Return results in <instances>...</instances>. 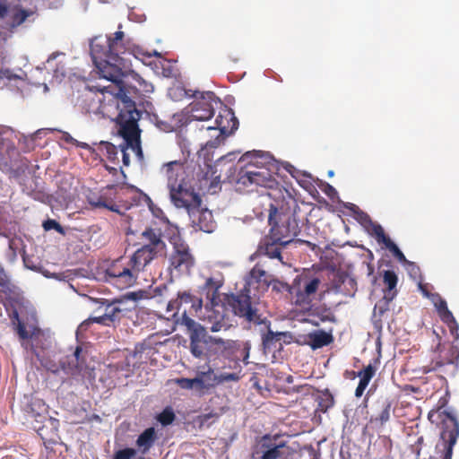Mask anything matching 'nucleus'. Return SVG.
Returning a JSON list of instances; mask_svg holds the SVG:
<instances>
[{"label":"nucleus","mask_w":459,"mask_h":459,"mask_svg":"<svg viewBox=\"0 0 459 459\" xmlns=\"http://www.w3.org/2000/svg\"><path fill=\"white\" fill-rule=\"evenodd\" d=\"M348 282H349V284H350V285H353V283H354L353 280H351V279H350V280L348 281Z\"/></svg>","instance_id":"nucleus-61"},{"label":"nucleus","mask_w":459,"mask_h":459,"mask_svg":"<svg viewBox=\"0 0 459 459\" xmlns=\"http://www.w3.org/2000/svg\"><path fill=\"white\" fill-rule=\"evenodd\" d=\"M308 338L309 344L314 350L326 346L333 341L332 334L322 330L310 333Z\"/></svg>","instance_id":"nucleus-29"},{"label":"nucleus","mask_w":459,"mask_h":459,"mask_svg":"<svg viewBox=\"0 0 459 459\" xmlns=\"http://www.w3.org/2000/svg\"><path fill=\"white\" fill-rule=\"evenodd\" d=\"M328 176L329 177H333V170H329L328 171Z\"/></svg>","instance_id":"nucleus-60"},{"label":"nucleus","mask_w":459,"mask_h":459,"mask_svg":"<svg viewBox=\"0 0 459 459\" xmlns=\"http://www.w3.org/2000/svg\"><path fill=\"white\" fill-rule=\"evenodd\" d=\"M189 334L190 341L203 340L206 336V330L199 323H196L195 326L191 327Z\"/></svg>","instance_id":"nucleus-38"},{"label":"nucleus","mask_w":459,"mask_h":459,"mask_svg":"<svg viewBox=\"0 0 459 459\" xmlns=\"http://www.w3.org/2000/svg\"><path fill=\"white\" fill-rule=\"evenodd\" d=\"M255 290L256 289L249 287L246 282L241 293L227 296L226 306L232 310L234 315L243 317L248 322L256 321L258 319L257 310L251 304V295L255 296V293H253Z\"/></svg>","instance_id":"nucleus-9"},{"label":"nucleus","mask_w":459,"mask_h":459,"mask_svg":"<svg viewBox=\"0 0 459 459\" xmlns=\"http://www.w3.org/2000/svg\"><path fill=\"white\" fill-rule=\"evenodd\" d=\"M85 358L81 347H76L73 354L67 357V361L62 363L63 369L72 376L82 375L84 369Z\"/></svg>","instance_id":"nucleus-23"},{"label":"nucleus","mask_w":459,"mask_h":459,"mask_svg":"<svg viewBox=\"0 0 459 459\" xmlns=\"http://www.w3.org/2000/svg\"><path fill=\"white\" fill-rule=\"evenodd\" d=\"M160 172L166 179L169 198L174 206H184L191 202L196 204L195 191L186 180V166L182 160L164 163Z\"/></svg>","instance_id":"nucleus-5"},{"label":"nucleus","mask_w":459,"mask_h":459,"mask_svg":"<svg viewBox=\"0 0 459 459\" xmlns=\"http://www.w3.org/2000/svg\"><path fill=\"white\" fill-rule=\"evenodd\" d=\"M168 238L173 247L169 257L170 266L179 273H187L193 267L195 260L187 244L182 239L177 227H171L168 232Z\"/></svg>","instance_id":"nucleus-7"},{"label":"nucleus","mask_w":459,"mask_h":459,"mask_svg":"<svg viewBox=\"0 0 459 459\" xmlns=\"http://www.w3.org/2000/svg\"><path fill=\"white\" fill-rule=\"evenodd\" d=\"M28 17L27 12L24 10L18 11L13 17L12 26H18L26 21Z\"/></svg>","instance_id":"nucleus-43"},{"label":"nucleus","mask_w":459,"mask_h":459,"mask_svg":"<svg viewBox=\"0 0 459 459\" xmlns=\"http://www.w3.org/2000/svg\"><path fill=\"white\" fill-rule=\"evenodd\" d=\"M178 385L183 388L187 390H193L198 394V386H197V379L196 377L194 378H178L177 379Z\"/></svg>","instance_id":"nucleus-37"},{"label":"nucleus","mask_w":459,"mask_h":459,"mask_svg":"<svg viewBox=\"0 0 459 459\" xmlns=\"http://www.w3.org/2000/svg\"><path fill=\"white\" fill-rule=\"evenodd\" d=\"M95 206H98V207H100V206H106V204L102 202H98L96 204H94Z\"/></svg>","instance_id":"nucleus-58"},{"label":"nucleus","mask_w":459,"mask_h":459,"mask_svg":"<svg viewBox=\"0 0 459 459\" xmlns=\"http://www.w3.org/2000/svg\"><path fill=\"white\" fill-rule=\"evenodd\" d=\"M247 283L249 287L255 288L258 292H264L271 286L275 292L287 291L290 294L291 285L273 279L258 265H255L247 276Z\"/></svg>","instance_id":"nucleus-11"},{"label":"nucleus","mask_w":459,"mask_h":459,"mask_svg":"<svg viewBox=\"0 0 459 459\" xmlns=\"http://www.w3.org/2000/svg\"><path fill=\"white\" fill-rule=\"evenodd\" d=\"M43 228L45 230L48 231L51 230H55L60 234H65L64 229L62 226L56 221L55 220L48 219L43 222Z\"/></svg>","instance_id":"nucleus-41"},{"label":"nucleus","mask_w":459,"mask_h":459,"mask_svg":"<svg viewBox=\"0 0 459 459\" xmlns=\"http://www.w3.org/2000/svg\"><path fill=\"white\" fill-rule=\"evenodd\" d=\"M87 324H88L87 322H84V323L81 324V325H80V327H79V328L83 327V326H84V325H87Z\"/></svg>","instance_id":"nucleus-63"},{"label":"nucleus","mask_w":459,"mask_h":459,"mask_svg":"<svg viewBox=\"0 0 459 459\" xmlns=\"http://www.w3.org/2000/svg\"><path fill=\"white\" fill-rule=\"evenodd\" d=\"M175 415L171 410H164L159 415V420L162 425H169L174 420Z\"/></svg>","instance_id":"nucleus-42"},{"label":"nucleus","mask_w":459,"mask_h":459,"mask_svg":"<svg viewBox=\"0 0 459 459\" xmlns=\"http://www.w3.org/2000/svg\"><path fill=\"white\" fill-rule=\"evenodd\" d=\"M371 234L377 240L379 245H383V247L388 249L393 255L403 264V266L409 262L406 259L403 253L400 250V248L394 244L389 237H387L385 233L384 229L380 225L372 224L371 227Z\"/></svg>","instance_id":"nucleus-19"},{"label":"nucleus","mask_w":459,"mask_h":459,"mask_svg":"<svg viewBox=\"0 0 459 459\" xmlns=\"http://www.w3.org/2000/svg\"><path fill=\"white\" fill-rule=\"evenodd\" d=\"M383 281L385 285L387 287V292L385 294V299L391 301L396 294L394 290L395 289L398 281L397 275L394 271H385L383 274Z\"/></svg>","instance_id":"nucleus-30"},{"label":"nucleus","mask_w":459,"mask_h":459,"mask_svg":"<svg viewBox=\"0 0 459 459\" xmlns=\"http://www.w3.org/2000/svg\"><path fill=\"white\" fill-rule=\"evenodd\" d=\"M241 370L238 372H232V373H227V372H221L217 373V380H218V385L226 383V382H238L241 379Z\"/></svg>","instance_id":"nucleus-36"},{"label":"nucleus","mask_w":459,"mask_h":459,"mask_svg":"<svg viewBox=\"0 0 459 459\" xmlns=\"http://www.w3.org/2000/svg\"><path fill=\"white\" fill-rule=\"evenodd\" d=\"M18 321L17 333L21 339H31L36 346H40L42 349H47L51 344L52 334L49 330H42L36 325H29L28 327L18 319L17 313L15 314Z\"/></svg>","instance_id":"nucleus-17"},{"label":"nucleus","mask_w":459,"mask_h":459,"mask_svg":"<svg viewBox=\"0 0 459 459\" xmlns=\"http://www.w3.org/2000/svg\"><path fill=\"white\" fill-rule=\"evenodd\" d=\"M89 320L91 322H94V323H98V324H101V325H109V324H110L109 321L108 320L107 316H105V313L100 316L91 317Z\"/></svg>","instance_id":"nucleus-50"},{"label":"nucleus","mask_w":459,"mask_h":459,"mask_svg":"<svg viewBox=\"0 0 459 459\" xmlns=\"http://www.w3.org/2000/svg\"><path fill=\"white\" fill-rule=\"evenodd\" d=\"M198 395L208 394L218 386L217 373L213 367L207 364L204 367V370L198 371L196 374Z\"/></svg>","instance_id":"nucleus-20"},{"label":"nucleus","mask_w":459,"mask_h":459,"mask_svg":"<svg viewBox=\"0 0 459 459\" xmlns=\"http://www.w3.org/2000/svg\"><path fill=\"white\" fill-rule=\"evenodd\" d=\"M239 163H244V166L238 170V184L270 188L275 185L273 176L275 164L269 154L247 152L240 158Z\"/></svg>","instance_id":"nucleus-3"},{"label":"nucleus","mask_w":459,"mask_h":459,"mask_svg":"<svg viewBox=\"0 0 459 459\" xmlns=\"http://www.w3.org/2000/svg\"><path fill=\"white\" fill-rule=\"evenodd\" d=\"M203 340L190 341V352L196 359H207L210 362L212 360L211 348L212 345H218L225 348V342L220 338H211V345L208 352H205V345Z\"/></svg>","instance_id":"nucleus-24"},{"label":"nucleus","mask_w":459,"mask_h":459,"mask_svg":"<svg viewBox=\"0 0 459 459\" xmlns=\"http://www.w3.org/2000/svg\"><path fill=\"white\" fill-rule=\"evenodd\" d=\"M194 100L186 109L180 113L174 114L163 130L167 132L176 131L187 126L192 121H207L214 115V105L219 99L212 91H195L192 93Z\"/></svg>","instance_id":"nucleus-4"},{"label":"nucleus","mask_w":459,"mask_h":459,"mask_svg":"<svg viewBox=\"0 0 459 459\" xmlns=\"http://www.w3.org/2000/svg\"><path fill=\"white\" fill-rule=\"evenodd\" d=\"M132 54L136 57V58H140L141 56H160V54L154 50L152 54H147V53H144L143 52L140 48H136L132 50Z\"/></svg>","instance_id":"nucleus-49"},{"label":"nucleus","mask_w":459,"mask_h":459,"mask_svg":"<svg viewBox=\"0 0 459 459\" xmlns=\"http://www.w3.org/2000/svg\"><path fill=\"white\" fill-rule=\"evenodd\" d=\"M44 91H48V85H47V84H44Z\"/></svg>","instance_id":"nucleus-62"},{"label":"nucleus","mask_w":459,"mask_h":459,"mask_svg":"<svg viewBox=\"0 0 459 459\" xmlns=\"http://www.w3.org/2000/svg\"><path fill=\"white\" fill-rule=\"evenodd\" d=\"M191 91H186L180 84H174L169 88L168 95L173 101H181L186 98H192Z\"/></svg>","instance_id":"nucleus-31"},{"label":"nucleus","mask_w":459,"mask_h":459,"mask_svg":"<svg viewBox=\"0 0 459 459\" xmlns=\"http://www.w3.org/2000/svg\"><path fill=\"white\" fill-rule=\"evenodd\" d=\"M163 74H164L165 76H169V73H167L166 71H164Z\"/></svg>","instance_id":"nucleus-64"},{"label":"nucleus","mask_w":459,"mask_h":459,"mask_svg":"<svg viewBox=\"0 0 459 459\" xmlns=\"http://www.w3.org/2000/svg\"><path fill=\"white\" fill-rule=\"evenodd\" d=\"M27 82V74L19 69L0 68V83L14 87L17 90L24 87Z\"/></svg>","instance_id":"nucleus-21"},{"label":"nucleus","mask_w":459,"mask_h":459,"mask_svg":"<svg viewBox=\"0 0 459 459\" xmlns=\"http://www.w3.org/2000/svg\"><path fill=\"white\" fill-rule=\"evenodd\" d=\"M283 334V333H274L273 332L269 331L266 334L263 336V344L264 348H271V346L273 344V342L280 340V336Z\"/></svg>","instance_id":"nucleus-39"},{"label":"nucleus","mask_w":459,"mask_h":459,"mask_svg":"<svg viewBox=\"0 0 459 459\" xmlns=\"http://www.w3.org/2000/svg\"><path fill=\"white\" fill-rule=\"evenodd\" d=\"M8 10L5 4L0 1V18H4L7 15Z\"/></svg>","instance_id":"nucleus-53"},{"label":"nucleus","mask_w":459,"mask_h":459,"mask_svg":"<svg viewBox=\"0 0 459 459\" xmlns=\"http://www.w3.org/2000/svg\"><path fill=\"white\" fill-rule=\"evenodd\" d=\"M440 417L442 431L437 448L444 452L442 459H451L453 448L459 437V421L452 411H443L440 412ZM429 459L435 458L429 457Z\"/></svg>","instance_id":"nucleus-8"},{"label":"nucleus","mask_w":459,"mask_h":459,"mask_svg":"<svg viewBox=\"0 0 459 459\" xmlns=\"http://www.w3.org/2000/svg\"><path fill=\"white\" fill-rule=\"evenodd\" d=\"M216 126H208L207 130L218 131L214 140H210L206 143L205 147L215 148L224 139V136L230 134L238 127V120L234 117V113L228 108H224L220 112L215 120Z\"/></svg>","instance_id":"nucleus-14"},{"label":"nucleus","mask_w":459,"mask_h":459,"mask_svg":"<svg viewBox=\"0 0 459 459\" xmlns=\"http://www.w3.org/2000/svg\"><path fill=\"white\" fill-rule=\"evenodd\" d=\"M390 403L385 404L383 410L381 411L378 418H377V420H378L381 424H385V422H387L390 419Z\"/></svg>","instance_id":"nucleus-44"},{"label":"nucleus","mask_w":459,"mask_h":459,"mask_svg":"<svg viewBox=\"0 0 459 459\" xmlns=\"http://www.w3.org/2000/svg\"><path fill=\"white\" fill-rule=\"evenodd\" d=\"M418 287H419L420 290L421 291V293L423 294V296H425L426 298H428L431 300V295H433L434 293L429 292L427 290L426 287L421 282H419Z\"/></svg>","instance_id":"nucleus-52"},{"label":"nucleus","mask_w":459,"mask_h":459,"mask_svg":"<svg viewBox=\"0 0 459 459\" xmlns=\"http://www.w3.org/2000/svg\"><path fill=\"white\" fill-rule=\"evenodd\" d=\"M42 365L54 373L57 372V368L56 366H48L47 364L44 363H42Z\"/></svg>","instance_id":"nucleus-56"},{"label":"nucleus","mask_w":459,"mask_h":459,"mask_svg":"<svg viewBox=\"0 0 459 459\" xmlns=\"http://www.w3.org/2000/svg\"><path fill=\"white\" fill-rule=\"evenodd\" d=\"M65 77V67L63 65H58L54 71L53 78L56 82H60Z\"/></svg>","instance_id":"nucleus-47"},{"label":"nucleus","mask_w":459,"mask_h":459,"mask_svg":"<svg viewBox=\"0 0 459 459\" xmlns=\"http://www.w3.org/2000/svg\"><path fill=\"white\" fill-rule=\"evenodd\" d=\"M184 304H190V312L201 313L204 307L202 298L193 295L190 291H179L176 299L170 300L167 305L169 316L175 318Z\"/></svg>","instance_id":"nucleus-16"},{"label":"nucleus","mask_w":459,"mask_h":459,"mask_svg":"<svg viewBox=\"0 0 459 459\" xmlns=\"http://www.w3.org/2000/svg\"><path fill=\"white\" fill-rule=\"evenodd\" d=\"M327 291H333L335 293H340L342 292L341 289H340V286H337V285H333L332 286L330 289H328Z\"/></svg>","instance_id":"nucleus-55"},{"label":"nucleus","mask_w":459,"mask_h":459,"mask_svg":"<svg viewBox=\"0 0 459 459\" xmlns=\"http://www.w3.org/2000/svg\"><path fill=\"white\" fill-rule=\"evenodd\" d=\"M273 242L267 244L265 247V255L269 258L274 259L277 258L281 262H282V257L281 255V248L278 246L285 247L291 243H296L298 240L293 238L284 239V238L277 237L275 233H273Z\"/></svg>","instance_id":"nucleus-26"},{"label":"nucleus","mask_w":459,"mask_h":459,"mask_svg":"<svg viewBox=\"0 0 459 459\" xmlns=\"http://www.w3.org/2000/svg\"><path fill=\"white\" fill-rule=\"evenodd\" d=\"M133 119H126L124 115H120L118 118L117 134L123 138L124 143L120 144L119 152L122 155L123 164L129 166L130 156L134 155L137 160L143 159V151L141 147L140 134L141 130L138 126L140 117Z\"/></svg>","instance_id":"nucleus-6"},{"label":"nucleus","mask_w":459,"mask_h":459,"mask_svg":"<svg viewBox=\"0 0 459 459\" xmlns=\"http://www.w3.org/2000/svg\"><path fill=\"white\" fill-rule=\"evenodd\" d=\"M133 79L135 81V84L133 86L136 91L143 93H151L153 91V85L144 79H143L137 74H132Z\"/></svg>","instance_id":"nucleus-33"},{"label":"nucleus","mask_w":459,"mask_h":459,"mask_svg":"<svg viewBox=\"0 0 459 459\" xmlns=\"http://www.w3.org/2000/svg\"><path fill=\"white\" fill-rule=\"evenodd\" d=\"M346 208L351 210L353 212L357 213V219L359 220L362 223L370 222L369 217L365 212L359 210V207L354 204H346Z\"/></svg>","instance_id":"nucleus-40"},{"label":"nucleus","mask_w":459,"mask_h":459,"mask_svg":"<svg viewBox=\"0 0 459 459\" xmlns=\"http://www.w3.org/2000/svg\"><path fill=\"white\" fill-rule=\"evenodd\" d=\"M106 149H107V152L108 153L110 159H113L118 153L117 147L113 144L107 143Z\"/></svg>","instance_id":"nucleus-51"},{"label":"nucleus","mask_w":459,"mask_h":459,"mask_svg":"<svg viewBox=\"0 0 459 459\" xmlns=\"http://www.w3.org/2000/svg\"><path fill=\"white\" fill-rule=\"evenodd\" d=\"M404 267L411 277L415 279L419 276L420 268L413 262L409 261Z\"/></svg>","instance_id":"nucleus-46"},{"label":"nucleus","mask_w":459,"mask_h":459,"mask_svg":"<svg viewBox=\"0 0 459 459\" xmlns=\"http://www.w3.org/2000/svg\"><path fill=\"white\" fill-rule=\"evenodd\" d=\"M143 291L126 293L123 299L113 302L106 307L105 316H107L109 323H113L119 318V314L123 312L124 308L121 306L125 301L131 300L135 302L142 299L143 298Z\"/></svg>","instance_id":"nucleus-22"},{"label":"nucleus","mask_w":459,"mask_h":459,"mask_svg":"<svg viewBox=\"0 0 459 459\" xmlns=\"http://www.w3.org/2000/svg\"><path fill=\"white\" fill-rule=\"evenodd\" d=\"M431 302L436 307L441 320L447 325L450 329L451 334L456 339H459V325L454 317L452 312L448 309L446 301L443 299L439 294L435 293L431 295Z\"/></svg>","instance_id":"nucleus-18"},{"label":"nucleus","mask_w":459,"mask_h":459,"mask_svg":"<svg viewBox=\"0 0 459 459\" xmlns=\"http://www.w3.org/2000/svg\"><path fill=\"white\" fill-rule=\"evenodd\" d=\"M196 204H189L184 206H176L186 210L192 222L195 224L202 231L211 233L215 230V221L211 211L201 209L202 200L200 195L195 193Z\"/></svg>","instance_id":"nucleus-13"},{"label":"nucleus","mask_w":459,"mask_h":459,"mask_svg":"<svg viewBox=\"0 0 459 459\" xmlns=\"http://www.w3.org/2000/svg\"><path fill=\"white\" fill-rule=\"evenodd\" d=\"M276 436H264L259 441L253 457L255 459H280L285 455V443H276Z\"/></svg>","instance_id":"nucleus-15"},{"label":"nucleus","mask_w":459,"mask_h":459,"mask_svg":"<svg viewBox=\"0 0 459 459\" xmlns=\"http://www.w3.org/2000/svg\"><path fill=\"white\" fill-rule=\"evenodd\" d=\"M145 244L138 248L126 264L122 259L115 261L106 271V281L120 290L132 286L140 271L149 264L165 247L160 233L147 229L142 233Z\"/></svg>","instance_id":"nucleus-2"},{"label":"nucleus","mask_w":459,"mask_h":459,"mask_svg":"<svg viewBox=\"0 0 459 459\" xmlns=\"http://www.w3.org/2000/svg\"><path fill=\"white\" fill-rule=\"evenodd\" d=\"M58 56H59V54H55V53H54V54H52V55L48 57V59L47 60V64H48V65H50V64H51V62H52L54 59H56Z\"/></svg>","instance_id":"nucleus-57"},{"label":"nucleus","mask_w":459,"mask_h":459,"mask_svg":"<svg viewBox=\"0 0 459 459\" xmlns=\"http://www.w3.org/2000/svg\"><path fill=\"white\" fill-rule=\"evenodd\" d=\"M33 417H39L42 412L46 411L45 403L40 399H31L30 403L24 408Z\"/></svg>","instance_id":"nucleus-32"},{"label":"nucleus","mask_w":459,"mask_h":459,"mask_svg":"<svg viewBox=\"0 0 459 459\" xmlns=\"http://www.w3.org/2000/svg\"><path fill=\"white\" fill-rule=\"evenodd\" d=\"M285 170H287L293 178L299 181L300 171L294 168L291 164L285 162L282 164Z\"/></svg>","instance_id":"nucleus-48"},{"label":"nucleus","mask_w":459,"mask_h":459,"mask_svg":"<svg viewBox=\"0 0 459 459\" xmlns=\"http://www.w3.org/2000/svg\"><path fill=\"white\" fill-rule=\"evenodd\" d=\"M278 213V210L276 207L271 205L270 213H269V223L273 225L272 227V238H273V233L276 234L277 237L284 238V239L293 238L296 236V233L293 232L290 234L288 226H276V214Z\"/></svg>","instance_id":"nucleus-28"},{"label":"nucleus","mask_w":459,"mask_h":459,"mask_svg":"<svg viewBox=\"0 0 459 459\" xmlns=\"http://www.w3.org/2000/svg\"><path fill=\"white\" fill-rule=\"evenodd\" d=\"M199 316L212 324L210 329L213 333L226 331L229 328V325L224 321L221 312L215 308L205 310V314Z\"/></svg>","instance_id":"nucleus-25"},{"label":"nucleus","mask_w":459,"mask_h":459,"mask_svg":"<svg viewBox=\"0 0 459 459\" xmlns=\"http://www.w3.org/2000/svg\"><path fill=\"white\" fill-rule=\"evenodd\" d=\"M327 188H328V192H331V191L335 192V189L330 185H327Z\"/></svg>","instance_id":"nucleus-59"},{"label":"nucleus","mask_w":459,"mask_h":459,"mask_svg":"<svg viewBox=\"0 0 459 459\" xmlns=\"http://www.w3.org/2000/svg\"><path fill=\"white\" fill-rule=\"evenodd\" d=\"M123 39L124 32L117 30L112 36H99L91 41V55L98 74L112 83L108 86H92L84 106L91 116L115 121L117 129L120 115H124L126 119L141 117L135 103L121 87L127 68V63L121 55L129 50Z\"/></svg>","instance_id":"nucleus-1"},{"label":"nucleus","mask_w":459,"mask_h":459,"mask_svg":"<svg viewBox=\"0 0 459 459\" xmlns=\"http://www.w3.org/2000/svg\"><path fill=\"white\" fill-rule=\"evenodd\" d=\"M114 459H143V457L138 455L136 449L126 447L117 450L114 455Z\"/></svg>","instance_id":"nucleus-35"},{"label":"nucleus","mask_w":459,"mask_h":459,"mask_svg":"<svg viewBox=\"0 0 459 459\" xmlns=\"http://www.w3.org/2000/svg\"><path fill=\"white\" fill-rule=\"evenodd\" d=\"M320 280L318 278H307L297 276L290 289L291 301L299 307H308L318 290Z\"/></svg>","instance_id":"nucleus-10"},{"label":"nucleus","mask_w":459,"mask_h":459,"mask_svg":"<svg viewBox=\"0 0 459 459\" xmlns=\"http://www.w3.org/2000/svg\"><path fill=\"white\" fill-rule=\"evenodd\" d=\"M201 277L204 282L198 286L197 292L201 296H204L207 300L204 309L215 308L221 301L219 291L224 284V277L221 273H215L210 276L201 274Z\"/></svg>","instance_id":"nucleus-12"},{"label":"nucleus","mask_w":459,"mask_h":459,"mask_svg":"<svg viewBox=\"0 0 459 459\" xmlns=\"http://www.w3.org/2000/svg\"><path fill=\"white\" fill-rule=\"evenodd\" d=\"M374 375V368L371 365L367 366L363 370L359 371L358 374L359 377V382L358 385L366 389Z\"/></svg>","instance_id":"nucleus-34"},{"label":"nucleus","mask_w":459,"mask_h":459,"mask_svg":"<svg viewBox=\"0 0 459 459\" xmlns=\"http://www.w3.org/2000/svg\"><path fill=\"white\" fill-rule=\"evenodd\" d=\"M157 438L154 428L146 429L136 440L137 452L145 455L149 452Z\"/></svg>","instance_id":"nucleus-27"},{"label":"nucleus","mask_w":459,"mask_h":459,"mask_svg":"<svg viewBox=\"0 0 459 459\" xmlns=\"http://www.w3.org/2000/svg\"><path fill=\"white\" fill-rule=\"evenodd\" d=\"M180 323H181V325H185L187 328V330L189 331L190 328L195 326V325L197 322H195L194 319H192L191 317H189L187 316V310L186 309H183L182 316H181V319H180Z\"/></svg>","instance_id":"nucleus-45"},{"label":"nucleus","mask_w":459,"mask_h":459,"mask_svg":"<svg viewBox=\"0 0 459 459\" xmlns=\"http://www.w3.org/2000/svg\"><path fill=\"white\" fill-rule=\"evenodd\" d=\"M364 391H365V389L363 387H360L358 385L355 390V395L357 397H360L363 394Z\"/></svg>","instance_id":"nucleus-54"}]
</instances>
